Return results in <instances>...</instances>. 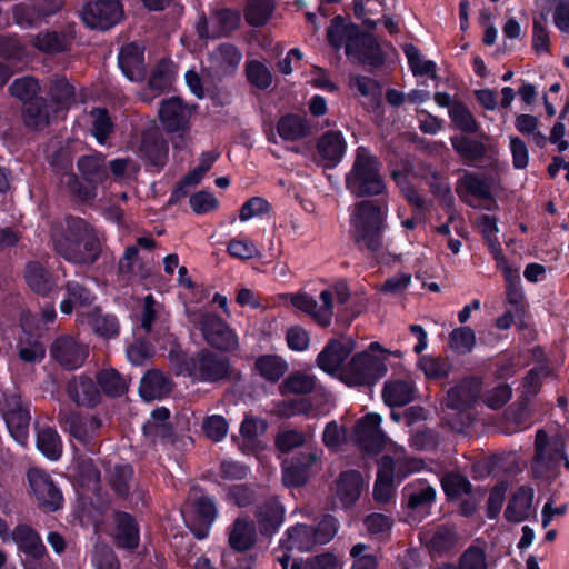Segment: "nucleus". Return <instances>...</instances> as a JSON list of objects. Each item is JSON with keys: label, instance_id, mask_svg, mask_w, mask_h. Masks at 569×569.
<instances>
[{"label": "nucleus", "instance_id": "obj_1", "mask_svg": "<svg viewBox=\"0 0 569 569\" xmlns=\"http://www.w3.org/2000/svg\"><path fill=\"white\" fill-rule=\"evenodd\" d=\"M52 243L58 254L77 264L93 263L101 250L100 241L88 223L80 218H68L52 228Z\"/></svg>", "mask_w": 569, "mask_h": 569}, {"label": "nucleus", "instance_id": "obj_2", "mask_svg": "<svg viewBox=\"0 0 569 569\" xmlns=\"http://www.w3.org/2000/svg\"><path fill=\"white\" fill-rule=\"evenodd\" d=\"M390 356L401 358L402 352L390 351L382 348L379 342H371L367 350L356 353L346 363L340 373V380L348 386L372 385L386 376Z\"/></svg>", "mask_w": 569, "mask_h": 569}, {"label": "nucleus", "instance_id": "obj_3", "mask_svg": "<svg viewBox=\"0 0 569 569\" xmlns=\"http://www.w3.org/2000/svg\"><path fill=\"white\" fill-rule=\"evenodd\" d=\"M386 217L387 208L375 201H360L350 208V233L360 248H381Z\"/></svg>", "mask_w": 569, "mask_h": 569}, {"label": "nucleus", "instance_id": "obj_4", "mask_svg": "<svg viewBox=\"0 0 569 569\" xmlns=\"http://www.w3.org/2000/svg\"><path fill=\"white\" fill-rule=\"evenodd\" d=\"M350 291L345 281L323 289L319 295V301L306 292L284 293L280 296L283 303H290L296 309L310 316L318 325L329 326L333 316V300L346 303Z\"/></svg>", "mask_w": 569, "mask_h": 569}, {"label": "nucleus", "instance_id": "obj_5", "mask_svg": "<svg viewBox=\"0 0 569 569\" xmlns=\"http://www.w3.org/2000/svg\"><path fill=\"white\" fill-rule=\"evenodd\" d=\"M346 186L357 197L379 194L385 190L378 160L367 148L357 149L353 166L346 176Z\"/></svg>", "mask_w": 569, "mask_h": 569}, {"label": "nucleus", "instance_id": "obj_6", "mask_svg": "<svg viewBox=\"0 0 569 569\" xmlns=\"http://www.w3.org/2000/svg\"><path fill=\"white\" fill-rule=\"evenodd\" d=\"M72 168L71 159L68 156H62L61 159V183L66 184L71 192L78 194L80 198L87 200L96 196L94 187L104 181L108 177L104 159L101 154L84 156L78 160V169L83 179L91 184V188L82 187L77 177L69 171Z\"/></svg>", "mask_w": 569, "mask_h": 569}, {"label": "nucleus", "instance_id": "obj_7", "mask_svg": "<svg viewBox=\"0 0 569 569\" xmlns=\"http://www.w3.org/2000/svg\"><path fill=\"white\" fill-rule=\"evenodd\" d=\"M187 316L193 328L198 329L212 347L222 350H234L238 347L237 336L217 315L188 309Z\"/></svg>", "mask_w": 569, "mask_h": 569}, {"label": "nucleus", "instance_id": "obj_8", "mask_svg": "<svg viewBox=\"0 0 569 569\" xmlns=\"http://www.w3.org/2000/svg\"><path fill=\"white\" fill-rule=\"evenodd\" d=\"M536 455L532 461L535 475L543 479H553L559 475L563 459L565 442L561 437L549 438L543 430L536 433Z\"/></svg>", "mask_w": 569, "mask_h": 569}, {"label": "nucleus", "instance_id": "obj_9", "mask_svg": "<svg viewBox=\"0 0 569 569\" xmlns=\"http://www.w3.org/2000/svg\"><path fill=\"white\" fill-rule=\"evenodd\" d=\"M177 373L191 377L196 381L216 382L229 375V362L227 358L202 351L194 358H182L177 365Z\"/></svg>", "mask_w": 569, "mask_h": 569}, {"label": "nucleus", "instance_id": "obj_10", "mask_svg": "<svg viewBox=\"0 0 569 569\" xmlns=\"http://www.w3.org/2000/svg\"><path fill=\"white\" fill-rule=\"evenodd\" d=\"M183 518L194 537L204 539L217 518V509L209 497L199 489H193L189 497L188 508L183 511Z\"/></svg>", "mask_w": 569, "mask_h": 569}, {"label": "nucleus", "instance_id": "obj_11", "mask_svg": "<svg viewBox=\"0 0 569 569\" xmlns=\"http://www.w3.org/2000/svg\"><path fill=\"white\" fill-rule=\"evenodd\" d=\"M327 38L335 49H345L347 56L362 59V47L371 43V39L363 34L357 26L346 21L342 17L332 19L328 28Z\"/></svg>", "mask_w": 569, "mask_h": 569}, {"label": "nucleus", "instance_id": "obj_12", "mask_svg": "<svg viewBox=\"0 0 569 569\" xmlns=\"http://www.w3.org/2000/svg\"><path fill=\"white\" fill-rule=\"evenodd\" d=\"M27 479L31 493L40 507L48 511L62 508L63 495L50 473L40 468H30L27 471Z\"/></svg>", "mask_w": 569, "mask_h": 569}, {"label": "nucleus", "instance_id": "obj_13", "mask_svg": "<svg viewBox=\"0 0 569 569\" xmlns=\"http://www.w3.org/2000/svg\"><path fill=\"white\" fill-rule=\"evenodd\" d=\"M2 416L12 438L20 445H26L29 437L30 412L29 403L21 396L12 392L4 396Z\"/></svg>", "mask_w": 569, "mask_h": 569}, {"label": "nucleus", "instance_id": "obj_14", "mask_svg": "<svg viewBox=\"0 0 569 569\" xmlns=\"http://www.w3.org/2000/svg\"><path fill=\"white\" fill-rule=\"evenodd\" d=\"M153 246L154 241L151 238H138L137 246L128 247L119 262L121 272L129 273L141 279L148 278L152 273L153 269L150 252Z\"/></svg>", "mask_w": 569, "mask_h": 569}, {"label": "nucleus", "instance_id": "obj_15", "mask_svg": "<svg viewBox=\"0 0 569 569\" xmlns=\"http://www.w3.org/2000/svg\"><path fill=\"white\" fill-rule=\"evenodd\" d=\"M80 16L89 28L107 30L122 20L123 9L117 0H99L86 4Z\"/></svg>", "mask_w": 569, "mask_h": 569}, {"label": "nucleus", "instance_id": "obj_16", "mask_svg": "<svg viewBox=\"0 0 569 569\" xmlns=\"http://www.w3.org/2000/svg\"><path fill=\"white\" fill-rule=\"evenodd\" d=\"M325 525L330 527L327 533H316L315 529L306 525H297L286 531V537L280 540L279 549L300 552L309 551L316 545L327 543L332 539L333 522L327 520Z\"/></svg>", "mask_w": 569, "mask_h": 569}, {"label": "nucleus", "instance_id": "obj_17", "mask_svg": "<svg viewBox=\"0 0 569 569\" xmlns=\"http://www.w3.org/2000/svg\"><path fill=\"white\" fill-rule=\"evenodd\" d=\"M353 349L355 343L350 338L343 337L331 340L318 355L317 365L325 372L340 379V373L346 366L345 361Z\"/></svg>", "mask_w": 569, "mask_h": 569}, {"label": "nucleus", "instance_id": "obj_18", "mask_svg": "<svg viewBox=\"0 0 569 569\" xmlns=\"http://www.w3.org/2000/svg\"><path fill=\"white\" fill-rule=\"evenodd\" d=\"M380 423L381 417L377 413H368L357 421L353 437L356 443L362 450L373 453L383 447L387 437L381 431Z\"/></svg>", "mask_w": 569, "mask_h": 569}, {"label": "nucleus", "instance_id": "obj_19", "mask_svg": "<svg viewBox=\"0 0 569 569\" xmlns=\"http://www.w3.org/2000/svg\"><path fill=\"white\" fill-rule=\"evenodd\" d=\"M317 451H306L286 460L282 465V480L287 487H298L307 482L312 468L319 462Z\"/></svg>", "mask_w": 569, "mask_h": 569}, {"label": "nucleus", "instance_id": "obj_20", "mask_svg": "<svg viewBox=\"0 0 569 569\" xmlns=\"http://www.w3.org/2000/svg\"><path fill=\"white\" fill-rule=\"evenodd\" d=\"M89 352L87 345L78 342L72 337L58 338L51 348V356L64 368L77 369L86 360Z\"/></svg>", "mask_w": 569, "mask_h": 569}, {"label": "nucleus", "instance_id": "obj_21", "mask_svg": "<svg viewBox=\"0 0 569 569\" xmlns=\"http://www.w3.org/2000/svg\"><path fill=\"white\" fill-rule=\"evenodd\" d=\"M239 23V13L224 9L216 12L209 20H200L197 31L201 38H217L236 30Z\"/></svg>", "mask_w": 569, "mask_h": 569}, {"label": "nucleus", "instance_id": "obj_22", "mask_svg": "<svg viewBox=\"0 0 569 569\" xmlns=\"http://www.w3.org/2000/svg\"><path fill=\"white\" fill-rule=\"evenodd\" d=\"M190 117L191 110L177 97L162 101L159 109L160 121L169 132L184 131Z\"/></svg>", "mask_w": 569, "mask_h": 569}, {"label": "nucleus", "instance_id": "obj_23", "mask_svg": "<svg viewBox=\"0 0 569 569\" xmlns=\"http://www.w3.org/2000/svg\"><path fill=\"white\" fill-rule=\"evenodd\" d=\"M92 295L77 282H70L67 286V298L60 303V310L62 313L69 315L72 310L77 311L78 321L84 323L88 318V313L93 308Z\"/></svg>", "mask_w": 569, "mask_h": 569}, {"label": "nucleus", "instance_id": "obj_24", "mask_svg": "<svg viewBox=\"0 0 569 569\" xmlns=\"http://www.w3.org/2000/svg\"><path fill=\"white\" fill-rule=\"evenodd\" d=\"M363 487V479L358 471H343L337 480L333 489V498L343 508H348L359 499Z\"/></svg>", "mask_w": 569, "mask_h": 569}, {"label": "nucleus", "instance_id": "obj_25", "mask_svg": "<svg viewBox=\"0 0 569 569\" xmlns=\"http://www.w3.org/2000/svg\"><path fill=\"white\" fill-rule=\"evenodd\" d=\"M11 541L26 556L24 560H40L46 555V547L40 536L28 525H18L12 530Z\"/></svg>", "mask_w": 569, "mask_h": 569}, {"label": "nucleus", "instance_id": "obj_26", "mask_svg": "<svg viewBox=\"0 0 569 569\" xmlns=\"http://www.w3.org/2000/svg\"><path fill=\"white\" fill-rule=\"evenodd\" d=\"M403 496L407 500V507L412 512L425 516L435 501L436 490L425 480L418 479L403 488Z\"/></svg>", "mask_w": 569, "mask_h": 569}, {"label": "nucleus", "instance_id": "obj_27", "mask_svg": "<svg viewBox=\"0 0 569 569\" xmlns=\"http://www.w3.org/2000/svg\"><path fill=\"white\" fill-rule=\"evenodd\" d=\"M241 58L240 51L234 46L228 43L220 44L210 53L208 68L212 76L221 77L229 74L238 68Z\"/></svg>", "mask_w": 569, "mask_h": 569}, {"label": "nucleus", "instance_id": "obj_28", "mask_svg": "<svg viewBox=\"0 0 569 569\" xmlns=\"http://www.w3.org/2000/svg\"><path fill=\"white\" fill-rule=\"evenodd\" d=\"M112 537L121 548L134 549L140 541L139 527L134 518L126 512H117L113 517Z\"/></svg>", "mask_w": 569, "mask_h": 569}, {"label": "nucleus", "instance_id": "obj_29", "mask_svg": "<svg viewBox=\"0 0 569 569\" xmlns=\"http://www.w3.org/2000/svg\"><path fill=\"white\" fill-rule=\"evenodd\" d=\"M346 141L339 131H330L325 133L318 141L317 151L322 164L327 168L337 166L345 152Z\"/></svg>", "mask_w": 569, "mask_h": 569}, {"label": "nucleus", "instance_id": "obj_30", "mask_svg": "<svg viewBox=\"0 0 569 569\" xmlns=\"http://www.w3.org/2000/svg\"><path fill=\"white\" fill-rule=\"evenodd\" d=\"M119 67L123 74L131 81H140L144 77L143 47L132 42L119 52Z\"/></svg>", "mask_w": 569, "mask_h": 569}, {"label": "nucleus", "instance_id": "obj_31", "mask_svg": "<svg viewBox=\"0 0 569 569\" xmlns=\"http://www.w3.org/2000/svg\"><path fill=\"white\" fill-rule=\"evenodd\" d=\"M139 150L140 153L146 157L151 164H163L167 158L168 148L156 124H152L148 130L143 132Z\"/></svg>", "mask_w": 569, "mask_h": 569}, {"label": "nucleus", "instance_id": "obj_32", "mask_svg": "<svg viewBox=\"0 0 569 569\" xmlns=\"http://www.w3.org/2000/svg\"><path fill=\"white\" fill-rule=\"evenodd\" d=\"M395 468L392 458L385 456L380 459L373 487V497L378 502H387L392 497L393 481L397 479Z\"/></svg>", "mask_w": 569, "mask_h": 569}, {"label": "nucleus", "instance_id": "obj_33", "mask_svg": "<svg viewBox=\"0 0 569 569\" xmlns=\"http://www.w3.org/2000/svg\"><path fill=\"white\" fill-rule=\"evenodd\" d=\"M67 392L77 405L93 407L100 400V392L92 379L86 376L73 377L67 387Z\"/></svg>", "mask_w": 569, "mask_h": 569}, {"label": "nucleus", "instance_id": "obj_34", "mask_svg": "<svg viewBox=\"0 0 569 569\" xmlns=\"http://www.w3.org/2000/svg\"><path fill=\"white\" fill-rule=\"evenodd\" d=\"M256 527L248 518H237L229 529L228 540L234 551H246L256 542Z\"/></svg>", "mask_w": 569, "mask_h": 569}, {"label": "nucleus", "instance_id": "obj_35", "mask_svg": "<svg viewBox=\"0 0 569 569\" xmlns=\"http://www.w3.org/2000/svg\"><path fill=\"white\" fill-rule=\"evenodd\" d=\"M283 515L284 509L276 499L259 506L256 516L260 533L271 536L277 532L283 522Z\"/></svg>", "mask_w": 569, "mask_h": 569}, {"label": "nucleus", "instance_id": "obj_36", "mask_svg": "<svg viewBox=\"0 0 569 569\" xmlns=\"http://www.w3.org/2000/svg\"><path fill=\"white\" fill-rule=\"evenodd\" d=\"M533 490L519 488L509 500L505 510V517L510 522H521L532 512Z\"/></svg>", "mask_w": 569, "mask_h": 569}, {"label": "nucleus", "instance_id": "obj_37", "mask_svg": "<svg viewBox=\"0 0 569 569\" xmlns=\"http://www.w3.org/2000/svg\"><path fill=\"white\" fill-rule=\"evenodd\" d=\"M171 391L170 380L159 370L148 371L141 379L139 392L142 399L151 401L167 396Z\"/></svg>", "mask_w": 569, "mask_h": 569}, {"label": "nucleus", "instance_id": "obj_38", "mask_svg": "<svg viewBox=\"0 0 569 569\" xmlns=\"http://www.w3.org/2000/svg\"><path fill=\"white\" fill-rule=\"evenodd\" d=\"M480 393V382L468 379L451 388L447 396V406L451 409L463 410L469 407Z\"/></svg>", "mask_w": 569, "mask_h": 569}, {"label": "nucleus", "instance_id": "obj_39", "mask_svg": "<svg viewBox=\"0 0 569 569\" xmlns=\"http://www.w3.org/2000/svg\"><path fill=\"white\" fill-rule=\"evenodd\" d=\"M100 428L101 421L93 416H73L69 421L70 435L84 446H90Z\"/></svg>", "mask_w": 569, "mask_h": 569}, {"label": "nucleus", "instance_id": "obj_40", "mask_svg": "<svg viewBox=\"0 0 569 569\" xmlns=\"http://www.w3.org/2000/svg\"><path fill=\"white\" fill-rule=\"evenodd\" d=\"M415 396V386L411 381H389L383 388V400L390 407H401L409 403Z\"/></svg>", "mask_w": 569, "mask_h": 569}, {"label": "nucleus", "instance_id": "obj_41", "mask_svg": "<svg viewBox=\"0 0 569 569\" xmlns=\"http://www.w3.org/2000/svg\"><path fill=\"white\" fill-rule=\"evenodd\" d=\"M37 447L50 460L56 461L61 457L62 441L58 432L51 427H37Z\"/></svg>", "mask_w": 569, "mask_h": 569}, {"label": "nucleus", "instance_id": "obj_42", "mask_svg": "<svg viewBox=\"0 0 569 569\" xmlns=\"http://www.w3.org/2000/svg\"><path fill=\"white\" fill-rule=\"evenodd\" d=\"M83 325L90 326L98 336L104 339H111L119 335L118 319L112 315H101L98 307L89 311Z\"/></svg>", "mask_w": 569, "mask_h": 569}, {"label": "nucleus", "instance_id": "obj_43", "mask_svg": "<svg viewBox=\"0 0 569 569\" xmlns=\"http://www.w3.org/2000/svg\"><path fill=\"white\" fill-rule=\"evenodd\" d=\"M277 131L281 139L296 141L308 136L310 127L305 118L288 114L280 118L277 124Z\"/></svg>", "mask_w": 569, "mask_h": 569}, {"label": "nucleus", "instance_id": "obj_44", "mask_svg": "<svg viewBox=\"0 0 569 569\" xmlns=\"http://www.w3.org/2000/svg\"><path fill=\"white\" fill-rule=\"evenodd\" d=\"M315 387L316 379L313 376L302 371H297L289 375L279 388L282 395H305L311 392Z\"/></svg>", "mask_w": 569, "mask_h": 569}, {"label": "nucleus", "instance_id": "obj_45", "mask_svg": "<svg viewBox=\"0 0 569 569\" xmlns=\"http://www.w3.org/2000/svg\"><path fill=\"white\" fill-rule=\"evenodd\" d=\"M459 569H489V559L485 543L469 546L459 558Z\"/></svg>", "mask_w": 569, "mask_h": 569}, {"label": "nucleus", "instance_id": "obj_46", "mask_svg": "<svg viewBox=\"0 0 569 569\" xmlns=\"http://www.w3.org/2000/svg\"><path fill=\"white\" fill-rule=\"evenodd\" d=\"M161 323L160 330L167 331L166 320L162 319V307L153 296L148 295L142 301L141 327L150 332L154 323Z\"/></svg>", "mask_w": 569, "mask_h": 569}, {"label": "nucleus", "instance_id": "obj_47", "mask_svg": "<svg viewBox=\"0 0 569 569\" xmlns=\"http://www.w3.org/2000/svg\"><path fill=\"white\" fill-rule=\"evenodd\" d=\"M417 367L428 379L445 378L451 370V366L446 359L430 355L421 356L418 359Z\"/></svg>", "mask_w": 569, "mask_h": 569}, {"label": "nucleus", "instance_id": "obj_48", "mask_svg": "<svg viewBox=\"0 0 569 569\" xmlns=\"http://www.w3.org/2000/svg\"><path fill=\"white\" fill-rule=\"evenodd\" d=\"M256 367L269 381H278L288 370V363L278 356H262L257 360Z\"/></svg>", "mask_w": 569, "mask_h": 569}, {"label": "nucleus", "instance_id": "obj_49", "mask_svg": "<svg viewBox=\"0 0 569 569\" xmlns=\"http://www.w3.org/2000/svg\"><path fill=\"white\" fill-rule=\"evenodd\" d=\"M26 281L29 287L40 293L46 295L51 289V281L48 272L39 262H29L26 268Z\"/></svg>", "mask_w": 569, "mask_h": 569}, {"label": "nucleus", "instance_id": "obj_50", "mask_svg": "<svg viewBox=\"0 0 569 569\" xmlns=\"http://www.w3.org/2000/svg\"><path fill=\"white\" fill-rule=\"evenodd\" d=\"M176 66L172 61H160L149 79L150 88L157 91H162L169 88L176 78Z\"/></svg>", "mask_w": 569, "mask_h": 569}, {"label": "nucleus", "instance_id": "obj_51", "mask_svg": "<svg viewBox=\"0 0 569 569\" xmlns=\"http://www.w3.org/2000/svg\"><path fill=\"white\" fill-rule=\"evenodd\" d=\"M212 77L210 69L208 67L204 68L202 64L191 67L184 74L188 88L199 99L204 97L206 86Z\"/></svg>", "mask_w": 569, "mask_h": 569}, {"label": "nucleus", "instance_id": "obj_52", "mask_svg": "<svg viewBox=\"0 0 569 569\" xmlns=\"http://www.w3.org/2000/svg\"><path fill=\"white\" fill-rule=\"evenodd\" d=\"M427 540L428 547L437 553H445L453 549L457 545V533L448 527L436 529Z\"/></svg>", "mask_w": 569, "mask_h": 569}, {"label": "nucleus", "instance_id": "obj_53", "mask_svg": "<svg viewBox=\"0 0 569 569\" xmlns=\"http://www.w3.org/2000/svg\"><path fill=\"white\" fill-rule=\"evenodd\" d=\"M405 53L415 76H426L431 79L436 77V63L425 59L416 47L407 46Z\"/></svg>", "mask_w": 569, "mask_h": 569}, {"label": "nucleus", "instance_id": "obj_54", "mask_svg": "<svg viewBox=\"0 0 569 569\" xmlns=\"http://www.w3.org/2000/svg\"><path fill=\"white\" fill-rule=\"evenodd\" d=\"M449 118L455 127L463 132L475 133L478 130V123L469 109L461 102L455 101L450 106Z\"/></svg>", "mask_w": 569, "mask_h": 569}, {"label": "nucleus", "instance_id": "obj_55", "mask_svg": "<svg viewBox=\"0 0 569 569\" xmlns=\"http://www.w3.org/2000/svg\"><path fill=\"white\" fill-rule=\"evenodd\" d=\"M91 132L100 144H106L112 131L113 123L104 109H94L90 112Z\"/></svg>", "mask_w": 569, "mask_h": 569}, {"label": "nucleus", "instance_id": "obj_56", "mask_svg": "<svg viewBox=\"0 0 569 569\" xmlns=\"http://www.w3.org/2000/svg\"><path fill=\"white\" fill-rule=\"evenodd\" d=\"M272 10V0H249L246 10V19L249 24L259 27L267 22Z\"/></svg>", "mask_w": 569, "mask_h": 569}, {"label": "nucleus", "instance_id": "obj_57", "mask_svg": "<svg viewBox=\"0 0 569 569\" xmlns=\"http://www.w3.org/2000/svg\"><path fill=\"white\" fill-rule=\"evenodd\" d=\"M170 412L167 408L161 407L152 411L150 419L143 426L146 436L156 439L168 435V419Z\"/></svg>", "mask_w": 569, "mask_h": 569}, {"label": "nucleus", "instance_id": "obj_58", "mask_svg": "<svg viewBox=\"0 0 569 569\" xmlns=\"http://www.w3.org/2000/svg\"><path fill=\"white\" fill-rule=\"evenodd\" d=\"M458 193L463 197L465 192L480 199L490 197L489 186L477 174H466L459 181L457 187Z\"/></svg>", "mask_w": 569, "mask_h": 569}, {"label": "nucleus", "instance_id": "obj_59", "mask_svg": "<svg viewBox=\"0 0 569 569\" xmlns=\"http://www.w3.org/2000/svg\"><path fill=\"white\" fill-rule=\"evenodd\" d=\"M51 116L47 104L42 102H32L23 111L26 126L31 129H41L50 122Z\"/></svg>", "mask_w": 569, "mask_h": 569}, {"label": "nucleus", "instance_id": "obj_60", "mask_svg": "<svg viewBox=\"0 0 569 569\" xmlns=\"http://www.w3.org/2000/svg\"><path fill=\"white\" fill-rule=\"evenodd\" d=\"M101 389L109 396H121L127 389V381L116 370L106 369L98 375Z\"/></svg>", "mask_w": 569, "mask_h": 569}, {"label": "nucleus", "instance_id": "obj_61", "mask_svg": "<svg viewBox=\"0 0 569 569\" xmlns=\"http://www.w3.org/2000/svg\"><path fill=\"white\" fill-rule=\"evenodd\" d=\"M449 342L456 352L468 353L476 345V333L470 327H460L452 330Z\"/></svg>", "mask_w": 569, "mask_h": 569}, {"label": "nucleus", "instance_id": "obj_62", "mask_svg": "<svg viewBox=\"0 0 569 569\" xmlns=\"http://www.w3.org/2000/svg\"><path fill=\"white\" fill-rule=\"evenodd\" d=\"M246 72L249 82L257 88L266 89L272 82V76L269 68L258 60L249 61L246 67Z\"/></svg>", "mask_w": 569, "mask_h": 569}, {"label": "nucleus", "instance_id": "obj_63", "mask_svg": "<svg viewBox=\"0 0 569 569\" xmlns=\"http://www.w3.org/2000/svg\"><path fill=\"white\" fill-rule=\"evenodd\" d=\"M442 489L451 498L461 497L470 491L471 485L466 477L460 473L450 472L441 479Z\"/></svg>", "mask_w": 569, "mask_h": 569}, {"label": "nucleus", "instance_id": "obj_64", "mask_svg": "<svg viewBox=\"0 0 569 569\" xmlns=\"http://www.w3.org/2000/svg\"><path fill=\"white\" fill-rule=\"evenodd\" d=\"M91 562L96 569H119L120 567L113 550L106 545H97L94 547Z\"/></svg>", "mask_w": 569, "mask_h": 569}]
</instances>
